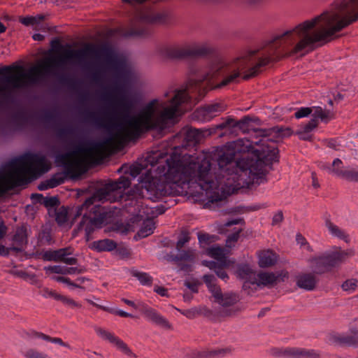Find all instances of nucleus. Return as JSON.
Listing matches in <instances>:
<instances>
[{"instance_id":"obj_1","label":"nucleus","mask_w":358,"mask_h":358,"mask_svg":"<svg viewBox=\"0 0 358 358\" xmlns=\"http://www.w3.org/2000/svg\"><path fill=\"white\" fill-rule=\"evenodd\" d=\"M358 19V0H337L332 8L313 18L288 28L277 35L269 45L241 52L233 61L217 57L205 68L194 64L188 69L185 87L169 89L158 97V131L174 124L185 110L192 108L191 94L203 96L207 85L221 88L256 76L261 68L282 55H303L317 43L331 41L334 35Z\"/></svg>"},{"instance_id":"obj_2","label":"nucleus","mask_w":358,"mask_h":358,"mask_svg":"<svg viewBox=\"0 0 358 358\" xmlns=\"http://www.w3.org/2000/svg\"><path fill=\"white\" fill-rule=\"evenodd\" d=\"M251 145L247 139H238L227 143L221 150L214 154L217 157L216 163L210 154H201L197 156L189 155L194 159L193 164L201 166L204 161L210 164L206 169L208 173L213 175L212 185L214 187L224 189V195L217 200H210L206 192L197 182H189L185 185L188 187L197 185L203 192L210 202L222 201L227 195L235 191L249 187L251 184H260L264 180L273 162L278 160L276 149L254 150L250 149Z\"/></svg>"},{"instance_id":"obj_3","label":"nucleus","mask_w":358,"mask_h":358,"mask_svg":"<svg viewBox=\"0 0 358 358\" xmlns=\"http://www.w3.org/2000/svg\"><path fill=\"white\" fill-rule=\"evenodd\" d=\"M151 169L141 187L143 196L154 201L163 196L178 194L186 183L197 182L206 192L210 200H217L223 196L224 189L212 185L213 175L208 173L209 162L204 161L201 166L194 164V159L183 153L180 147H175L171 153L156 150L146 158Z\"/></svg>"},{"instance_id":"obj_4","label":"nucleus","mask_w":358,"mask_h":358,"mask_svg":"<svg viewBox=\"0 0 358 358\" xmlns=\"http://www.w3.org/2000/svg\"><path fill=\"white\" fill-rule=\"evenodd\" d=\"M94 56L97 57L105 70L117 71L124 64L123 58L113 49L104 48L99 52L92 44H86L78 50L72 49L70 45H66L62 47L58 57H47L27 72L24 71L22 66H6L5 71L13 73L6 76L3 80L13 89L25 87L38 83L55 73L57 68H63L67 64L83 63Z\"/></svg>"},{"instance_id":"obj_5","label":"nucleus","mask_w":358,"mask_h":358,"mask_svg":"<svg viewBox=\"0 0 358 358\" xmlns=\"http://www.w3.org/2000/svg\"><path fill=\"white\" fill-rule=\"evenodd\" d=\"M130 180L127 177H121L117 181L108 183L99 188L94 194L75 211V218L83 215V220L80 228L83 229L87 235L94 229L103 227L106 221L108 213L100 206L94 204L95 200L100 201H109L115 202L120 200L124 191L129 187Z\"/></svg>"},{"instance_id":"obj_6","label":"nucleus","mask_w":358,"mask_h":358,"mask_svg":"<svg viewBox=\"0 0 358 358\" xmlns=\"http://www.w3.org/2000/svg\"><path fill=\"white\" fill-rule=\"evenodd\" d=\"M354 255L355 251L353 249H348L346 250H335L322 257L313 258L310 260V266L315 273H322L331 268L338 266L348 257Z\"/></svg>"},{"instance_id":"obj_7","label":"nucleus","mask_w":358,"mask_h":358,"mask_svg":"<svg viewBox=\"0 0 358 358\" xmlns=\"http://www.w3.org/2000/svg\"><path fill=\"white\" fill-rule=\"evenodd\" d=\"M238 276L245 280L244 287L247 283L257 286H273L279 281V276L273 273L260 272L257 273L249 265L241 266L238 271Z\"/></svg>"},{"instance_id":"obj_8","label":"nucleus","mask_w":358,"mask_h":358,"mask_svg":"<svg viewBox=\"0 0 358 358\" xmlns=\"http://www.w3.org/2000/svg\"><path fill=\"white\" fill-rule=\"evenodd\" d=\"M203 280L212 294L214 302L222 307L234 306L239 301V297L236 294L229 292H222L220 287L217 285L216 279L213 275H205Z\"/></svg>"},{"instance_id":"obj_9","label":"nucleus","mask_w":358,"mask_h":358,"mask_svg":"<svg viewBox=\"0 0 358 358\" xmlns=\"http://www.w3.org/2000/svg\"><path fill=\"white\" fill-rule=\"evenodd\" d=\"M155 216H156V213L152 208L141 206L136 217L137 220H143V225L138 232V236L140 238H145L153 233L155 227L152 217Z\"/></svg>"},{"instance_id":"obj_10","label":"nucleus","mask_w":358,"mask_h":358,"mask_svg":"<svg viewBox=\"0 0 358 358\" xmlns=\"http://www.w3.org/2000/svg\"><path fill=\"white\" fill-rule=\"evenodd\" d=\"M226 108L227 106L222 101L211 103L196 109L194 116L199 121L208 122L224 111Z\"/></svg>"},{"instance_id":"obj_11","label":"nucleus","mask_w":358,"mask_h":358,"mask_svg":"<svg viewBox=\"0 0 358 358\" xmlns=\"http://www.w3.org/2000/svg\"><path fill=\"white\" fill-rule=\"evenodd\" d=\"M320 118L322 122H328L334 118V113L329 110L323 109L320 106L301 107L295 112L294 116L297 119L308 117Z\"/></svg>"},{"instance_id":"obj_12","label":"nucleus","mask_w":358,"mask_h":358,"mask_svg":"<svg viewBox=\"0 0 358 358\" xmlns=\"http://www.w3.org/2000/svg\"><path fill=\"white\" fill-rule=\"evenodd\" d=\"M160 55L164 59H183L191 57L188 44L166 47L162 50Z\"/></svg>"},{"instance_id":"obj_13","label":"nucleus","mask_w":358,"mask_h":358,"mask_svg":"<svg viewBox=\"0 0 358 358\" xmlns=\"http://www.w3.org/2000/svg\"><path fill=\"white\" fill-rule=\"evenodd\" d=\"M96 334L103 340H106L113 345L118 350L127 356L132 357L134 354L127 345L120 338L103 329H97Z\"/></svg>"},{"instance_id":"obj_14","label":"nucleus","mask_w":358,"mask_h":358,"mask_svg":"<svg viewBox=\"0 0 358 358\" xmlns=\"http://www.w3.org/2000/svg\"><path fill=\"white\" fill-rule=\"evenodd\" d=\"M71 253L70 249L62 248L57 250L45 252L43 255V257L48 261H61L67 264L72 265L76 263V259L73 257H69Z\"/></svg>"},{"instance_id":"obj_15","label":"nucleus","mask_w":358,"mask_h":358,"mask_svg":"<svg viewBox=\"0 0 358 358\" xmlns=\"http://www.w3.org/2000/svg\"><path fill=\"white\" fill-rule=\"evenodd\" d=\"M228 250L215 245L208 248L206 251L207 255L217 260L215 263L220 264L223 266H229L234 263L232 259H228Z\"/></svg>"},{"instance_id":"obj_16","label":"nucleus","mask_w":358,"mask_h":358,"mask_svg":"<svg viewBox=\"0 0 358 358\" xmlns=\"http://www.w3.org/2000/svg\"><path fill=\"white\" fill-rule=\"evenodd\" d=\"M138 304L140 306L143 308V314L145 318L151 322L164 328H169L170 324L169 322L155 310L145 306L144 304L139 301Z\"/></svg>"},{"instance_id":"obj_17","label":"nucleus","mask_w":358,"mask_h":358,"mask_svg":"<svg viewBox=\"0 0 358 358\" xmlns=\"http://www.w3.org/2000/svg\"><path fill=\"white\" fill-rule=\"evenodd\" d=\"M111 104L114 109L120 113H129L134 107L133 101L126 95L111 99Z\"/></svg>"},{"instance_id":"obj_18","label":"nucleus","mask_w":358,"mask_h":358,"mask_svg":"<svg viewBox=\"0 0 358 358\" xmlns=\"http://www.w3.org/2000/svg\"><path fill=\"white\" fill-rule=\"evenodd\" d=\"M190 57H202L212 52V48L206 42H193L188 43Z\"/></svg>"},{"instance_id":"obj_19","label":"nucleus","mask_w":358,"mask_h":358,"mask_svg":"<svg viewBox=\"0 0 358 358\" xmlns=\"http://www.w3.org/2000/svg\"><path fill=\"white\" fill-rule=\"evenodd\" d=\"M277 262V255L272 250H266L258 252V264L264 268L273 265Z\"/></svg>"},{"instance_id":"obj_20","label":"nucleus","mask_w":358,"mask_h":358,"mask_svg":"<svg viewBox=\"0 0 358 358\" xmlns=\"http://www.w3.org/2000/svg\"><path fill=\"white\" fill-rule=\"evenodd\" d=\"M316 278L310 273H303L297 277L296 285L299 287L306 290H312L316 285Z\"/></svg>"},{"instance_id":"obj_21","label":"nucleus","mask_w":358,"mask_h":358,"mask_svg":"<svg viewBox=\"0 0 358 358\" xmlns=\"http://www.w3.org/2000/svg\"><path fill=\"white\" fill-rule=\"evenodd\" d=\"M325 226L327 228L329 233L332 236L343 240L346 243H349L350 241V236L346 233V231L331 221L327 220L325 222Z\"/></svg>"},{"instance_id":"obj_22","label":"nucleus","mask_w":358,"mask_h":358,"mask_svg":"<svg viewBox=\"0 0 358 358\" xmlns=\"http://www.w3.org/2000/svg\"><path fill=\"white\" fill-rule=\"evenodd\" d=\"M116 243L110 239H103L94 241L90 248L97 252L112 251L116 248Z\"/></svg>"},{"instance_id":"obj_23","label":"nucleus","mask_w":358,"mask_h":358,"mask_svg":"<svg viewBox=\"0 0 358 358\" xmlns=\"http://www.w3.org/2000/svg\"><path fill=\"white\" fill-rule=\"evenodd\" d=\"M202 264L208 267L211 270H214L217 275L223 280L228 279L227 273L223 270L227 266H223L220 264L215 263L213 261H203Z\"/></svg>"},{"instance_id":"obj_24","label":"nucleus","mask_w":358,"mask_h":358,"mask_svg":"<svg viewBox=\"0 0 358 358\" xmlns=\"http://www.w3.org/2000/svg\"><path fill=\"white\" fill-rule=\"evenodd\" d=\"M179 135L184 136L185 140L187 143H192L199 141L200 138V133L199 131L192 128L183 129Z\"/></svg>"},{"instance_id":"obj_25","label":"nucleus","mask_w":358,"mask_h":358,"mask_svg":"<svg viewBox=\"0 0 358 358\" xmlns=\"http://www.w3.org/2000/svg\"><path fill=\"white\" fill-rule=\"evenodd\" d=\"M45 16L43 15H37L36 16H27L21 17L20 21L25 26H31L34 29H37L43 21Z\"/></svg>"},{"instance_id":"obj_26","label":"nucleus","mask_w":358,"mask_h":358,"mask_svg":"<svg viewBox=\"0 0 358 358\" xmlns=\"http://www.w3.org/2000/svg\"><path fill=\"white\" fill-rule=\"evenodd\" d=\"M331 171L334 175L341 176L349 180H357L358 176L357 173L352 169L342 170L333 169L331 170Z\"/></svg>"},{"instance_id":"obj_27","label":"nucleus","mask_w":358,"mask_h":358,"mask_svg":"<svg viewBox=\"0 0 358 358\" xmlns=\"http://www.w3.org/2000/svg\"><path fill=\"white\" fill-rule=\"evenodd\" d=\"M31 199L40 203H44L47 207H53L56 206L58 202L57 199L55 197L44 198L41 194H32Z\"/></svg>"},{"instance_id":"obj_28","label":"nucleus","mask_w":358,"mask_h":358,"mask_svg":"<svg viewBox=\"0 0 358 358\" xmlns=\"http://www.w3.org/2000/svg\"><path fill=\"white\" fill-rule=\"evenodd\" d=\"M199 242L202 248H206L208 245L215 242L217 240V236L207 234H199Z\"/></svg>"},{"instance_id":"obj_29","label":"nucleus","mask_w":358,"mask_h":358,"mask_svg":"<svg viewBox=\"0 0 358 358\" xmlns=\"http://www.w3.org/2000/svg\"><path fill=\"white\" fill-rule=\"evenodd\" d=\"M69 213L66 208L61 207L56 212V220L59 224H63L67 220Z\"/></svg>"},{"instance_id":"obj_30","label":"nucleus","mask_w":358,"mask_h":358,"mask_svg":"<svg viewBox=\"0 0 358 358\" xmlns=\"http://www.w3.org/2000/svg\"><path fill=\"white\" fill-rule=\"evenodd\" d=\"M62 180H57L56 178H52L49 180H47L45 182H43L38 185V189L40 190H45L48 188H53L59 185L60 183H62Z\"/></svg>"},{"instance_id":"obj_31","label":"nucleus","mask_w":358,"mask_h":358,"mask_svg":"<svg viewBox=\"0 0 358 358\" xmlns=\"http://www.w3.org/2000/svg\"><path fill=\"white\" fill-rule=\"evenodd\" d=\"M134 275L140 281L143 285H150L152 282V278L146 273L135 272Z\"/></svg>"},{"instance_id":"obj_32","label":"nucleus","mask_w":358,"mask_h":358,"mask_svg":"<svg viewBox=\"0 0 358 358\" xmlns=\"http://www.w3.org/2000/svg\"><path fill=\"white\" fill-rule=\"evenodd\" d=\"M357 287V281L355 279H350L344 282L342 288L344 291L351 293L354 292Z\"/></svg>"},{"instance_id":"obj_33","label":"nucleus","mask_w":358,"mask_h":358,"mask_svg":"<svg viewBox=\"0 0 358 358\" xmlns=\"http://www.w3.org/2000/svg\"><path fill=\"white\" fill-rule=\"evenodd\" d=\"M319 120L320 118L312 117L311 120L308 122V123L302 126L301 129L307 132L310 133L314 129L317 127Z\"/></svg>"},{"instance_id":"obj_34","label":"nucleus","mask_w":358,"mask_h":358,"mask_svg":"<svg viewBox=\"0 0 358 358\" xmlns=\"http://www.w3.org/2000/svg\"><path fill=\"white\" fill-rule=\"evenodd\" d=\"M56 299L62 301L64 303L71 307H80V306L74 300L63 295H57Z\"/></svg>"},{"instance_id":"obj_35","label":"nucleus","mask_w":358,"mask_h":358,"mask_svg":"<svg viewBox=\"0 0 358 358\" xmlns=\"http://www.w3.org/2000/svg\"><path fill=\"white\" fill-rule=\"evenodd\" d=\"M195 257V252L194 250L182 251L179 254L178 258L181 260L190 261Z\"/></svg>"},{"instance_id":"obj_36","label":"nucleus","mask_w":358,"mask_h":358,"mask_svg":"<svg viewBox=\"0 0 358 358\" xmlns=\"http://www.w3.org/2000/svg\"><path fill=\"white\" fill-rule=\"evenodd\" d=\"M65 268L66 266H52L45 267V269L46 271H50L55 273H61V274H65Z\"/></svg>"},{"instance_id":"obj_37","label":"nucleus","mask_w":358,"mask_h":358,"mask_svg":"<svg viewBox=\"0 0 358 358\" xmlns=\"http://www.w3.org/2000/svg\"><path fill=\"white\" fill-rule=\"evenodd\" d=\"M189 241V236L188 234H182L178 242H177V245H176V248L178 250H180L183 246L184 245L187 243Z\"/></svg>"},{"instance_id":"obj_38","label":"nucleus","mask_w":358,"mask_h":358,"mask_svg":"<svg viewBox=\"0 0 358 358\" xmlns=\"http://www.w3.org/2000/svg\"><path fill=\"white\" fill-rule=\"evenodd\" d=\"M52 279L57 282L65 283L71 288L78 287L76 284L72 282L69 278H67L56 276V277H53Z\"/></svg>"},{"instance_id":"obj_39","label":"nucleus","mask_w":358,"mask_h":358,"mask_svg":"<svg viewBox=\"0 0 358 358\" xmlns=\"http://www.w3.org/2000/svg\"><path fill=\"white\" fill-rule=\"evenodd\" d=\"M37 336L38 338H41L43 340L49 341L52 343H58L59 345H63L62 341L59 338H52L49 337L48 336L44 335L43 334H37Z\"/></svg>"},{"instance_id":"obj_40","label":"nucleus","mask_w":358,"mask_h":358,"mask_svg":"<svg viewBox=\"0 0 358 358\" xmlns=\"http://www.w3.org/2000/svg\"><path fill=\"white\" fill-rule=\"evenodd\" d=\"M342 161L339 159H335L333 162H332V164L331 166H329L327 167V170L329 171V173L333 174L331 171V170H332L333 169H341V165H342Z\"/></svg>"},{"instance_id":"obj_41","label":"nucleus","mask_w":358,"mask_h":358,"mask_svg":"<svg viewBox=\"0 0 358 358\" xmlns=\"http://www.w3.org/2000/svg\"><path fill=\"white\" fill-rule=\"evenodd\" d=\"M178 311H180L183 315L189 319L194 318L197 313L196 310L193 308L188 310H178Z\"/></svg>"},{"instance_id":"obj_42","label":"nucleus","mask_w":358,"mask_h":358,"mask_svg":"<svg viewBox=\"0 0 358 358\" xmlns=\"http://www.w3.org/2000/svg\"><path fill=\"white\" fill-rule=\"evenodd\" d=\"M296 242L301 246H305L308 250H310V247L307 243L306 238L300 234L296 235Z\"/></svg>"},{"instance_id":"obj_43","label":"nucleus","mask_w":358,"mask_h":358,"mask_svg":"<svg viewBox=\"0 0 358 358\" xmlns=\"http://www.w3.org/2000/svg\"><path fill=\"white\" fill-rule=\"evenodd\" d=\"M26 357L27 358H50L43 354H41L38 352L33 350L27 352L26 354Z\"/></svg>"},{"instance_id":"obj_44","label":"nucleus","mask_w":358,"mask_h":358,"mask_svg":"<svg viewBox=\"0 0 358 358\" xmlns=\"http://www.w3.org/2000/svg\"><path fill=\"white\" fill-rule=\"evenodd\" d=\"M238 236H239V231H238L236 233H234L232 235H231L227 240V246L229 248H231V243H235L236 241H237Z\"/></svg>"},{"instance_id":"obj_45","label":"nucleus","mask_w":358,"mask_h":358,"mask_svg":"<svg viewBox=\"0 0 358 358\" xmlns=\"http://www.w3.org/2000/svg\"><path fill=\"white\" fill-rule=\"evenodd\" d=\"M299 138L302 140H310L311 138V135L310 132H307L302 129L300 128V129L297 132Z\"/></svg>"},{"instance_id":"obj_46","label":"nucleus","mask_w":358,"mask_h":358,"mask_svg":"<svg viewBox=\"0 0 358 358\" xmlns=\"http://www.w3.org/2000/svg\"><path fill=\"white\" fill-rule=\"evenodd\" d=\"M25 238H26V236H25V233H24V231L23 229H19L15 236V239L16 241L19 240L22 243H23L24 241Z\"/></svg>"},{"instance_id":"obj_47","label":"nucleus","mask_w":358,"mask_h":358,"mask_svg":"<svg viewBox=\"0 0 358 358\" xmlns=\"http://www.w3.org/2000/svg\"><path fill=\"white\" fill-rule=\"evenodd\" d=\"M154 291L162 296H168L167 289L163 287L155 286Z\"/></svg>"},{"instance_id":"obj_48","label":"nucleus","mask_w":358,"mask_h":358,"mask_svg":"<svg viewBox=\"0 0 358 358\" xmlns=\"http://www.w3.org/2000/svg\"><path fill=\"white\" fill-rule=\"evenodd\" d=\"M283 218L282 213L279 212L276 213L273 217V224H278L282 222Z\"/></svg>"},{"instance_id":"obj_49","label":"nucleus","mask_w":358,"mask_h":358,"mask_svg":"<svg viewBox=\"0 0 358 358\" xmlns=\"http://www.w3.org/2000/svg\"><path fill=\"white\" fill-rule=\"evenodd\" d=\"M122 301L126 303L127 305L136 309L138 308V306H139V304H136L134 301H131V300H129V299H124V298H122Z\"/></svg>"},{"instance_id":"obj_50","label":"nucleus","mask_w":358,"mask_h":358,"mask_svg":"<svg viewBox=\"0 0 358 358\" xmlns=\"http://www.w3.org/2000/svg\"><path fill=\"white\" fill-rule=\"evenodd\" d=\"M78 273V269L75 267H66L65 268V274H75Z\"/></svg>"},{"instance_id":"obj_51","label":"nucleus","mask_w":358,"mask_h":358,"mask_svg":"<svg viewBox=\"0 0 358 358\" xmlns=\"http://www.w3.org/2000/svg\"><path fill=\"white\" fill-rule=\"evenodd\" d=\"M113 313H115L117 315H120L121 317H132V315L130 313H128L122 310H116L113 312Z\"/></svg>"},{"instance_id":"obj_52","label":"nucleus","mask_w":358,"mask_h":358,"mask_svg":"<svg viewBox=\"0 0 358 358\" xmlns=\"http://www.w3.org/2000/svg\"><path fill=\"white\" fill-rule=\"evenodd\" d=\"M43 295L45 296V297H52V298H55L56 299V296L57 295H59V294H57L56 292L52 291V290H45V293L43 294Z\"/></svg>"},{"instance_id":"obj_53","label":"nucleus","mask_w":358,"mask_h":358,"mask_svg":"<svg viewBox=\"0 0 358 358\" xmlns=\"http://www.w3.org/2000/svg\"><path fill=\"white\" fill-rule=\"evenodd\" d=\"M185 285L192 292H197V286L194 283H191L189 282H185Z\"/></svg>"},{"instance_id":"obj_54","label":"nucleus","mask_w":358,"mask_h":358,"mask_svg":"<svg viewBox=\"0 0 358 358\" xmlns=\"http://www.w3.org/2000/svg\"><path fill=\"white\" fill-rule=\"evenodd\" d=\"M6 234V227L3 225L2 220H0V239Z\"/></svg>"},{"instance_id":"obj_55","label":"nucleus","mask_w":358,"mask_h":358,"mask_svg":"<svg viewBox=\"0 0 358 358\" xmlns=\"http://www.w3.org/2000/svg\"><path fill=\"white\" fill-rule=\"evenodd\" d=\"M123 1L124 2L131 3L132 5H135V4L142 3L145 2V1H146L147 0H123Z\"/></svg>"},{"instance_id":"obj_56","label":"nucleus","mask_w":358,"mask_h":358,"mask_svg":"<svg viewBox=\"0 0 358 358\" xmlns=\"http://www.w3.org/2000/svg\"><path fill=\"white\" fill-rule=\"evenodd\" d=\"M234 121L230 120H227L224 123L221 124L219 127H220V128L223 129V128L227 127V126H234Z\"/></svg>"},{"instance_id":"obj_57","label":"nucleus","mask_w":358,"mask_h":358,"mask_svg":"<svg viewBox=\"0 0 358 358\" xmlns=\"http://www.w3.org/2000/svg\"><path fill=\"white\" fill-rule=\"evenodd\" d=\"M344 341L349 344H355L357 341V338L356 337L345 338Z\"/></svg>"},{"instance_id":"obj_58","label":"nucleus","mask_w":358,"mask_h":358,"mask_svg":"<svg viewBox=\"0 0 358 358\" xmlns=\"http://www.w3.org/2000/svg\"><path fill=\"white\" fill-rule=\"evenodd\" d=\"M293 355L296 357L304 356L303 352L302 351H299V350H294L293 352Z\"/></svg>"},{"instance_id":"obj_59","label":"nucleus","mask_w":358,"mask_h":358,"mask_svg":"<svg viewBox=\"0 0 358 358\" xmlns=\"http://www.w3.org/2000/svg\"><path fill=\"white\" fill-rule=\"evenodd\" d=\"M44 36L42 34H35L33 36V38L35 41H42L43 39Z\"/></svg>"},{"instance_id":"obj_60","label":"nucleus","mask_w":358,"mask_h":358,"mask_svg":"<svg viewBox=\"0 0 358 358\" xmlns=\"http://www.w3.org/2000/svg\"><path fill=\"white\" fill-rule=\"evenodd\" d=\"M7 254H8L7 249L3 245H0V255H6Z\"/></svg>"},{"instance_id":"obj_61","label":"nucleus","mask_w":358,"mask_h":358,"mask_svg":"<svg viewBox=\"0 0 358 358\" xmlns=\"http://www.w3.org/2000/svg\"><path fill=\"white\" fill-rule=\"evenodd\" d=\"M6 31V27L0 22V33H3Z\"/></svg>"},{"instance_id":"obj_62","label":"nucleus","mask_w":358,"mask_h":358,"mask_svg":"<svg viewBox=\"0 0 358 358\" xmlns=\"http://www.w3.org/2000/svg\"><path fill=\"white\" fill-rule=\"evenodd\" d=\"M237 223H238V222L236 220H232V221L228 222L226 224V226H231V225H233V224H236Z\"/></svg>"},{"instance_id":"obj_63","label":"nucleus","mask_w":358,"mask_h":358,"mask_svg":"<svg viewBox=\"0 0 358 358\" xmlns=\"http://www.w3.org/2000/svg\"><path fill=\"white\" fill-rule=\"evenodd\" d=\"M313 185L315 187H318V184L315 181V179H314V178H313Z\"/></svg>"},{"instance_id":"obj_64","label":"nucleus","mask_w":358,"mask_h":358,"mask_svg":"<svg viewBox=\"0 0 358 358\" xmlns=\"http://www.w3.org/2000/svg\"><path fill=\"white\" fill-rule=\"evenodd\" d=\"M343 99L342 95H341L340 94H338V96H337V97L336 98V99Z\"/></svg>"}]
</instances>
